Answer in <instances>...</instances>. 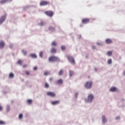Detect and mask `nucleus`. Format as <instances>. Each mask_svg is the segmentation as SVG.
<instances>
[{"mask_svg":"<svg viewBox=\"0 0 125 125\" xmlns=\"http://www.w3.org/2000/svg\"><path fill=\"white\" fill-rule=\"evenodd\" d=\"M93 100H94V94L92 93L88 94L87 98H84L85 103H88L89 104H91L93 102Z\"/></svg>","mask_w":125,"mask_h":125,"instance_id":"nucleus-1","label":"nucleus"},{"mask_svg":"<svg viewBox=\"0 0 125 125\" xmlns=\"http://www.w3.org/2000/svg\"><path fill=\"white\" fill-rule=\"evenodd\" d=\"M49 62H55L60 61V59L58 57L52 56L49 58Z\"/></svg>","mask_w":125,"mask_h":125,"instance_id":"nucleus-2","label":"nucleus"},{"mask_svg":"<svg viewBox=\"0 0 125 125\" xmlns=\"http://www.w3.org/2000/svg\"><path fill=\"white\" fill-rule=\"evenodd\" d=\"M67 58L69 62L72 64L73 65H75L76 64V62L75 61V59H74V58L70 55H68L67 56Z\"/></svg>","mask_w":125,"mask_h":125,"instance_id":"nucleus-3","label":"nucleus"},{"mask_svg":"<svg viewBox=\"0 0 125 125\" xmlns=\"http://www.w3.org/2000/svg\"><path fill=\"white\" fill-rule=\"evenodd\" d=\"M92 81H88L85 84V87L86 89H90L92 86Z\"/></svg>","mask_w":125,"mask_h":125,"instance_id":"nucleus-4","label":"nucleus"},{"mask_svg":"<svg viewBox=\"0 0 125 125\" xmlns=\"http://www.w3.org/2000/svg\"><path fill=\"white\" fill-rule=\"evenodd\" d=\"M6 15H4L2 16L1 18L0 19V25H1L4 21H5V20L6 19Z\"/></svg>","mask_w":125,"mask_h":125,"instance_id":"nucleus-5","label":"nucleus"},{"mask_svg":"<svg viewBox=\"0 0 125 125\" xmlns=\"http://www.w3.org/2000/svg\"><path fill=\"white\" fill-rule=\"evenodd\" d=\"M47 96H50V97H55L56 96V94L53 92H48L47 93Z\"/></svg>","mask_w":125,"mask_h":125,"instance_id":"nucleus-6","label":"nucleus"},{"mask_svg":"<svg viewBox=\"0 0 125 125\" xmlns=\"http://www.w3.org/2000/svg\"><path fill=\"white\" fill-rule=\"evenodd\" d=\"M102 123L103 125H105L107 123V118L105 115H103L102 116Z\"/></svg>","mask_w":125,"mask_h":125,"instance_id":"nucleus-7","label":"nucleus"},{"mask_svg":"<svg viewBox=\"0 0 125 125\" xmlns=\"http://www.w3.org/2000/svg\"><path fill=\"white\" fill-rule=\"evenodd\" d=\"M29 56L32 58V59H37L38 58V56L36 53H32L29 55Z\"/></svg>","mask_w":125,"mask_h":125,"instance_id":"nucleus-8","label":"nucleus"},{"mask_svg":"<svg viewBox=\"0 0 125 125\" xmlns=\"http://www.w3.org/2000/svg\"><path fill=\"white\" fill-rule=\"evenodd\" d=\"M45 14H46L47 16H49L50 17H52V16H53V12L51 11L45 12Z\"/></svg>","mask_w":125,"mask_h":125,"instance_id":"nucleus-9","label":"nucleus"},{"mask_svg":"<svg viewBox=\"0 0 125 125\" xmlns=\"http://www.w3.org/2000/svg\"><path fill=\"white\" fill-rule=\"evenodd\" d=\"M56 84H60V85H62V84H63V80L62 79L58 80L57 82L56 83Z\"/></svg>","mask_w":125,"mask_h":125,"instance_id":"nucleus-10","label":"nucleus"},{"mask_svg":"<svg viewBox=\"0 0 125 125\" xmlns=\"http://www.w3.org/2000/svg\"><path fill=\"white\" fill-rule=\"evenodd\" d=\"M50 52L55 54V53H56V49L54 47H52L50 50Z\"/></svg>","mask_w":125,"mask_h":125,"instance_id":"nucleus-11","label":"nucleus"},{"mask_svg":"<svg viewBox=\"0 0 125 125\" xmlns=\"http://www.w3.org/2000/svg\"><path fill=\"white\" fill-rule=\"evenodd\" d=\"M109 90L110 91H111V92H115V91H117V89L116 87L113 86L111 88H110Z\"/></svg>","mask_w":125,"mask_h":125,"instance_id":"nucleus-12","label":"nucleus"},{"mask_svg":"<svg viewBox=\"0 0 125 125\" xmlns=\"http://www.w3.org/2000/svg\"><path fill=\"white\" fill-rule=\"evenodd\" d=\"M48 4V2L47 1H42L40 3V6H43V5H46L47 4Z\"/></svg>","mask_w":125,"mask_h":125,"instance_id":"nucleus-13","label":"nucleus"},{"mask_svg":"<svg viewBox=\"0 0 125 125\" xmlns=\"http://www.w3.org/2000/svg\"><path fill=\"white\" fill-rule=\"evenodd\" d=\"M60 103V102L59 101H53L51 102L52 105H57V104H59Z\"/></svg>","mask_w":125,"mask_h":125,"instance_id":"nucleus-14","label":"nucleus"},{"mask_svg":"<svg viewBox=\"0 0 125 125\" xmlns=\"http://www.w3.org/2000/svg\"><path fill=\"white\" fill-rule=\"evenodd\" d=\"M4 46V42L3 41H1L0 42V49H2V48H3Z\"/></svg>","mask_w":125,"mask_h":125,"instance_id":"nucleus-15","label":"nucleus"},{"mask_svg":"<svg viewBox=\"0 0 125 125\" xmlns=\"http://www.w3.org/2000/svg\"><path fill=\"white\" fill-rule=\"evenodd\" d=\"M105 42H106L107 44H110V43H112V40L110 39H107L105 40Z\"/></svg>","mask_w":125,"mask_h":125,"instance_id":"nucleus-16","label":"nucleus"},{"mask_svg":"<svg viewBox=\"0 0 125 125\" xmlns=\"http://www.w3.org/2000/svg\"><path fill=\"white\" fill-rule=\"evenodd\" d=\"M89 21V19H84L83 20V23H84V24H86V23L88 22Z\"/></svg>","mask_w":125,"mask_h":125,"instance_id":"nucleus-17","label":"nucleus"},{"mask_svg":"<svg viewBox=\"0 0 125 125\" xmlns=\"http://www.w3.org/2000/svg\"><path fill=\"white\" fill-rule=\"evenodd\" d=\"M69 77H72L74 75V71L72 70L69 71Z\"/></svg>","mask_w":125,"mask_h":125,"instance_id":"nucleus-18","label":"nucleus"},{"mask_svg":"<svg viewBox=\"0 0 125 125\" xmlns=\"http://www.w3.org/2000/svg\"><path fill=\"white\" fill-rule=\"evenodd\" d=\"M112 53H113V52L112 51H109L107 52L106 55H107L108 56H112Z\"/></svg>","mask_w":125,"mask_h":125,"instance_id":"nucleus-19","label":"nucleus"},{"mask_svg":"<svg viewBox=\"0 0 125 125\" xmlns=\"http://www.w3.org/2000/svg\"><path fill=\"white\" fill-rule=\"evenodd\" d=\"M39 25L41 27H42V26H44V25H45V22H43L42 21H41V22L39 23Z\"/></svg>","mask_w":125,"mask_h":125,"instance_id":"nucleus-20","label":"nucleus"},{"mask_svg":"<svg viewBox=\"0 0 125 125\" xmlns=\"http://www.w3.org/2000/svg\"><path fill=\"white\" fill-rule=\"evenodd\" d=\"M6 2H7V0H2L0 1L1 4H4V3H6Z\"/></svg>","mask_w":125,"mask_h":125,"instance_id":"nucleus-21","label":"nucleus"},{"mask_svg":"<svg viewBox=\"0 0 125 125\" xmlns=\"http://www.w3.org/2000/svg\"><path fill=\"white\" fill-rule=\"evenodd\" d=\"M39 56L41 58H42V56H43V52L41 51L39 53Z\"/></svg>","mask_w":125,"mask_h":125,"instance_id":"nucleus-22","label":"nucleus"},{"mask_svg":"<svg viewBox=\"0 0 125 125\" xmlns=\"http://www.w3.org/2000/svg\"><path fill=\"white\" fill-rule=\"evenodd\" d=\"M112 63V61L111 59H109L107 61V64H108V65H111Z\"/></svg>","mask_w":125,"mask_h":125,"instance_id":"nucleus-23","label":"nucleus"},{"mask_svg":"<svg viewBox=\"0 0 125 125\" xmlns=\"http://www.w3.org/2000/svg\"><path fill=\"white\" fill-rule=\"evenodd\" d=\"M57 45V43L55 42H53L51 43V46H56Z\"/></svg>","mask_w":125,"mask_h":125,"instance_id":"nucleus-24","label":"nucleus"},{"mask_svg":"<svg viewBox=\"0 0 125 125\" xmlns=\"http://www.w3.org/2000/svg\"><path fill=\"white\" fill-rule=\"evenodd\" d=\"M23 55H24L25 56H26V55H27V51L25 50H21Z\"/></svg>","mask_w":125,"mask_h":125,"instance_id":"nucleus-25","label":"nucleus"},{"mask_svg":"<svg viewBox=\"0 0 125 125\" xmlns=\"http://www.w3.org/2000/svg\"><path fill=\"white\" fill-rule=\"evenodd\" d=\"M9 78L10 79H13V78H14V74H13V73H10L9 75Z\"/></svg>","mask_w":125,"mask_h":125,"instance_id":"nucleus-26","label":"nucleus"},{"mask_svg":"<svg viewBox=\"0 0 125 125\" xmlns=\"http://www.w3.org/2000/svg\"><path fill=\"white\" fill-rule=\"evenodd\" d=\"M27 103L28 104H31L33 103V101L32 100H27Z\"/></svg>","mask_w":125,"mask_h":125,"instance_id":"nucleus-27","label":"nucleus"},{"mask_svg":"<svg viewBox=\"0 0 125 125\" xmlns=\"http://www.w3.org/2000/svg\"><path fill=\"white\" fill-rule=\"evenodd\" d=\"M6 124L5 122L0 121V125H4Z\"/></svg>","mask_w":125,"mask_h":125,"instance_id":"nucleus-28","label":"nucleus"},{"mask_svg":"<svg viewBox=\"0 0 125 125\" xmlns=\"http://www.w3.org/2000/svg\"><path fill=\"white\" fill-rule=\"evenodd\" d=\"M29 7L30 6H29V5L25 6L23 7V10H27V9H28V8H29Z\"/></svg>","mask_w":125,"mask_h":125,"instance_id":"nucleus-29","label":"nucleus"},{"mask_svg":"<svg viewBox=\"0 0 125 125\" xmlns=\"http://www.w3.org/2000/svg\"><path fill=\"white\" fill-rule=\"evenodd\" d=\"M45 88H49V84L48 83H45Z\"/></svg>","mask_w":125,"mask_h":125,"instance_id":"nucleus-30","label":"nucleus"},{"mask_svg":"<svg viewBox=\"0 0 125 125\" xmlns=\"http://www.w3.org/2000/svg\"><path fill=\"white\" fill-rule=\"evenodd\" d=\"M61 49H62V50H65V49H66V47L65 46H64V45H62L61 46Z\"/></svg>","mask_w":125,"mask_h":125,"instance_id":"nucleus-31","label":"nucleus"},{"mask_svg":"<svg viewBox=\"0 0 125 125\" xmlns=\"http://www.w3.org/2000/svg\"><path fill=\"white\" fill-rule=\"evenodd\" d=\"M59 76H62L63 75V70H61L59 73Z\"/></svg>","mask_w":125,"mask_h":125,"instance_id":"nucleus-32","label":"nucleus"},{"mask_svg":"<svg viewBox=\"0 0 125 125\" xmlns=\"http://www.w3.org/2000/svg\"><path fill=\"white\" fill-rule=\"evenodd\" d=\"M7 112H9L10 111V105H7Z\"/></svg>","mask_w":125,"mask_h":125,"instance_id":"nucleus-33","label":"nucleus"},{"mask_svg":"<svg viewBox=\"0 0 125 125\" xmlns=\"http://www.w3.org/2000/svg\"><path fill=\"white\" fill-rule=\"evenodd\" d=\"M50 31H54V28L52 26H50L48 28Z\"/></svg>","mask_w":125,"mask_h":125,"instance_id":"nucleus-34","label":"nucleus"},{"mask_svg":"<svg viewBox=\"0 0 125 125\" xmlns=\"http://www.w3.org/2000/svg\"><path fill=\"white\" fill-rule=\"evenodd\" d=\"M78 97H79V92H77L75 93V98H78Z\"/></svg>","mask_w":125,"mask_h":125,"instance_id":"nucleus-35","label":"nucleus"},{"mask_svg":"<svg viewBox=\"0 0 125 125\" xmlns=\"http://www.w3.org/2000/svg\"><path fill=\"white\" fill-rule=\"evenodd\" d=\"M22 118H23V114H20L19 116V119H20V120H21Z\"/></svg>","mask_w":125,"mask_h":125,"instance_id":"nucleus-36","label":"nucleus"},{"mask_svg":"<svg viewBox=\"0 0 125 125\" xmlns=\"http://www.w3.org/2000/svg\"><path fill=\"white\" fill-rule=\"evenodd\" d=\"M18 63L19 65H21V64H22V61L21 60H19Z\"/></svg>","mask_w":125,"mask_h":125,"instance_id":"nucleus-37","label":"nucleus"},{"mask_svg":"<svg viewBox=\"0 0 125 125\" xmlns=\"http://www.w3.org/2000/svg\"><path fill=\"white\" fill-rule=\"evenodd\" d=\"M25 73L27 76H29V75H30V72L29 71H25Z\"/></svg>","mask_w":125,"mask_h":125,"instance_id":"nucleus-38","label":"nucleus"},{"mask_svg":"<svg viewBox=\"0 0 125 125\" xmlns=\"http://www.w3.org/2000/svg\"><path fill=\"white\" fill-rule=\"evenodd\" d=\"M38 70V67L37 66H35L34 67V71H37Z\"/></svg>","mask_w":125,"mask_h":125,"instance_id":"nucleus-39","label":"nucleus"},{"mask_svg":"<svg viewBox=\"0 0 125 125\" xmlns=\"http://www.w3.org/2000/svg\"><path fill=\"white\" fill-rule=\"evenodd\" d=\"M44 74L45 75V76H47L48 75V72H45Z\"/></svg>","mask_w":125,"mask_h":125,"instance_id":"nucleus-40","label":"nucleus"},{"mask_svg":"<svg viewBox=\"0 0 125 125\" xmlns=\"http://www.w3.org/2000/svg\"><path fill=\"white\" fill-rule=\"evenodd\" d=\"M92 49H96V46H92Z\"/></svg>","mask_w":125,"mask_h":125,"instance_id":"nucleus-41","label":"nucleus"},{"mask_svg":"<svg viewBox=\"0 0 125 125\" xmlns=\"http://www.w3.org/2000/svg\"><path fill=\"white\" fill-rule=\"evenodd\" d=\"M7 0V2H11V1H12L13 0Z\"/></svg>","mask_w":125,"mask_h":125,"instance_id":"nucleus-42","label":"nucleus"},{"mask_svg":"<svg viewBox=\"0 0 125 125\" xmlns=\"http://www.w3.org/2000/svg\"><path fill=\"white\" fill-rule=\"evenodd\" d=\"M23 67V68H27V67H28V65L27 64L24 65Z\"/></svg>","mask_w":125,"mask_h":125,"instance_id":"nucleus-43","label":"nucleus"},{"mask_svg":"<svg viewBox=\"0 0 125 125\" xmlns=\"http://www.w3.org/2000/svg\"><path fill=\"white\" fill-rule=\"evenodd\" d=\"M120 116H117V117L116 118V120H120Z\"/></svg>","mask_w":125,"mask_h":125,"instance_id":"nucleus-44","label":"nucleus"},{"mask_svg":"<svg viewBox=\"0 0 125 125\" xmlns=\"http://www.w3.org/2000/svg\"><path fill=\"white\" fill-rule=\"evenodd\" d=\"M12 46H13V45L12 44H10V45H9V48H12Z\"/></svg>","mask_w":125,"mask_h":125,"instance_id":"nucleus-45","label":"nucleus"},{"mask_svg":"<svg viewBox=\"0 0 125 125\" xmlns=\"http://www.w3.org/2000/svg\"><path fill=\"white\" fill-rule=\"evenodd\" d=\"M2 110V107L0 106V111H1Z\"/></svg>","mask_w":125,"mask_h":125,"instance_id":"nucleus-46","label":"nucleus"},{"mask_svg":"<svg viewBox=\"0 0 125 125\" xmlns=\"http://www.w3.org/2000/svg\"><path fill=\"white\" fill-rule=\"evenodd\" d=\"M11 103H14V101H13V100H12L11 101Z\"/></svg>","mask_w":125,"mask_h":125,"instance_id":"nucleus-47","label":"nucleus"},{"mask_svg":"<svg viewBox=\"0 0 125 125\" xmlns=\"http://www.w3.org/2000/svg\"><path fill=\"white\" fill-rule=\"evenodd\" d=\"M97 44H98V45H101V44L100 43H99V42H98V43H97Z\"/></svg>","mask_w":125,"mask_h":125,"instance_id":"nucleus-48","label":"nucleus"},{"mask_svg":"<svg viewBox=\"0 0 125 125\" xmlns=\"http://www.w3.org/2000/svg\"><path fill=\"white\" fill-rule=\"evenodd\" d=\"M94 70L95 71V72H96L97 71V68H95Z\"/></svg>","mask_w":125,"mask_h":125,"instance_id":"nucleus-49","label":"nucleus"},{"mask_svg":"<svg viewBox=\"0 0 125 125\" xmlns=\"http://www.w3.org/2000/svg\"><path fill=\"white\" fill-rule=\"evenodd\" d=\"M123 76H125V71H124V72H123Z\"/></svg>","mask_w":125,"mask_h":125,"instance_id":"nucleus-50","label":"nucleus"},{"mask_svg":"<svg viewBox=\"0 0 125 125\" xmlns=\"http://www.w3.org/2000/svg\"><path fill=\"white\" fill-rule=\"evenodd\" d=\"M86 58H88V56L86 55Z\"/></svg>","mask_w":125,"mask_h":125,"instance_id":"nucleus-51","label":"nucleus"},{"mask_svg":"<svg viewBox=\"0 0 125 125\" xmlns=\"http://www.w3.org/2000/svg\"><path fill=\"white\" fill-rule=\"evenodd\" d=\"M52 80V78L50 79V81H51Z\"/></svg>","mask_w":125,"mask_h":125,"instance_id":"nucleus-52","label":"nucleus"},{"mask_svg":"<svg viewBox=\"0 0 125 125\" xmlns=\"http://www.w3.org/2000/svg\"><path fill=\"white\" fill-rule=\"evenodd\" d=\"M82 37V35H80V38H81Z\"/></svg>","mask_w":125,"mask_h":125,"instance_id":"nucleus-53","label":"nucleus"},{"mask_svg":"<svg viewBox=\"0 0 125 125\" xmlns=\"http://www.w3.org/2000/svg\"><path fill=\"white\" fill-rule=\"evenodd\" d=\"M125 107V105H123V107Z\"/></svg>","mask_w":125,"mask_h":125,"instance_id":"nucleus-54","label":"nucleus"}]
</instances>
